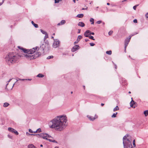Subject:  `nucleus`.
Wrapping results in <instances>:
<instances>
[{"mask_svg":"<svg viewBox=\"0 0 148 148\" xmlns=\"http://www.w3.org/2000/svg\"><path fill=\"white\" fill-rule=\"evenodd\" d=\"M67 121V117L65 115L57 116L51 121L52 125L50 126V128L58 131H61L67 126L66 123Z\"/></svg>","mask_w":148,"mask_h":148,"instance_id":"1","label":"nucleus"},{"mask_svg":"<svg viewBox=\"0 0 148 148\" xmlns=\"http://www.w3.org/2000/svg\"><path fill=\"white\" fill-rule=\"evenodd\" d=\"M18 58V56L13 52L9 53L5 57L6 62L9 64L15 63Z\"/></svg>","mask_w":148,"mask_h":148,"instance_id":"2","label":"nucleus"},{"mask_svg":"<svg viewBox=\"0 0 148 148\" xmlns=\"http://www.w3.org/2000/svg\"><path fill=\"white\" fill-rule=\"evenodd\" d=\"M128 136V134H126L123 138V144L124 148H133L132 146L131 141L127 137Z\"/></svg>","mask_w":148,"mask_h":148,"instance_id":"3","label":"nucleus"},{"mask_svg":"<svg viewBox=\"0 0 148 148\" xmlns=\"http://www.w3.org/2000/svg\"><path fill=\"white\" fill-rule=\"evenodd\" d=\"M19 49L21 50L24 53L27 54H33L36 50H38L39 49V48L38 47H36L35 48H33L29 50H27L25 48H23L20 46H18Z\"/></svg>","mask_w":148,"mask_h":148,"instance_id":"4","label":"nucleus"},{"mask_svg":"<svg viewBox=\"0 0 148 148\" xmlns=\"http://www.w3.org/2000/svg\"><path fill=\"white\" fill-rule=\"evenodd\" d=\"M32 54H25V56L28 59L31 60L36 58L39 57L41 55V53L40 52H38L36 54L31 55Z\"/></svg>","mask_w":148,"mask_h":148,"instance_id":"5","label":"nucleus"},{"mask_svg":"<svg viewBox=\"0 0 148 148\" xmlns=\"http://www.w3.org/2000/svg\"><path fill=\"white\" fill-rule=\"evenodd\" d=\"M26 134L27 135L28 134L29 135H32L34 136H36L38 137L42 138L44 139L48 140V139L47 138V135L46 133H41L38 134H30L28 132H27Z\"/></svg>","mask_w":148,"mask_h":148,"instance_id":"6","label":"nucleus"},{"mask_svg":"<svg viewBox=\"0 0 148 148\" xmlns=\"http://www.w3.org/2000/svg\"><path fill=\"white\" fill-rule=\"evenodd\" d=\"M60 43V42L58 39H56L54 41L53 44V47L55 48L58 47Z\"/></svg>","mask_w":148,"mask_h":148,"instance_id":"7","label":"nucleus"},{"mask_svg":"<svg viewBox=\"0 0 148 148\" xmlns=\"http://www.w3.org/2000/svg\"><path fill=\"white\" fill-rule=\"evenodd\" d=\"M138 34V33H135L134 34L132 35L131 36H129V38H127L125 40V44L128 45V43H129V42L130 41V40L131 39V37L132 36H134V35L136 34Z\"/></svg>","mask_w":148,"mask_h":148,"instance_id":"8","label":"nucleus"},{"mask_svg":"<svg viewBox=\"0 0 148 148\" xmlns=\"http://www.w3.org/2000/svg\"><path fill=\"white\" fill-rule=\"evenodd\" d=\"M8 130L9 131L11 132L12 133H14L16 135H18V133L17 131L12 128L9 127L8 128Z\"/></svg>","mask_w":148,"mask_h":148,"instance_id":"9","label":"nucleus"},{"mask_svg":"<svg viewBox=\"0 0 148 148\" xmlns=\"http://www.w3.org/2000/svg\"><path fill=\"white\" fill-rule=\"evenodd\" d=\"M87 117L89 119L92 121H93L95 119H97L98 117V116L95 114L94 117L92 116H87Z\"/></svg>","mask_w":148,"mask_h":148,"instance_id":"10","label":"nucleus"},{"mask_svg":"<svg viewBox=\"0 0 148 148\" xmlns=\"http://www.w3.org/2000/svg\"><path fill=\"white\" fill-rule=\"evenodd\" d=\"M79 46L78 45H75L71 49L72 52H75L79 49Z\"/></svg>","mask_w":148,"mask_h":148,"instance_id":"11","label":"nucleus"},{"mask_svg":"<svg viewBox=\"0 0 148 148\" xmlns=\"http://www.w3.org/2000/svg\"><path fill=\"white\" fill-rule=\"evenodd\" d=\"M66 23V21L64 20H62L61 22L57 24V25L60 26Z\"/></svg>","mask_w":148,"mask_h":148,"instance_id":"12","label":"nucleus"},{"mask_svg":"<svg viewBox=\"0 0 148 148\" xmlns=\"http://www.w3.org/2000/svg\"><path fill=\"white\" fill-rule=\"evenodd\" d=\"M89 32H90L89 30H87L84 32V35L86 37H88L89 36V34H89Z\"/></svg>","mask_w":148,"mask_h":148,"instance_id":"13","label":"nucleus"},{"mask_svg":"<svg viewBox=\"0 0 148 148\" xmlns=\"http://www.w3.org/2000/svg\"><path fill=\"white\" fill-rule=\"evenodd\" d=\"M78 25L83 27L85 26V24L82 22H79L78 24Z\"/></svg>","mask_w":148,"mask_h":148,"instance_id":"14","label":"nucleus"},{"mask_svg":"<svg viewBox=\"0 0 148 148\" xmlns=\"http://www.w3.org/2000/svg\"><path fill=\"white\" fill-rule=\"evenodd\" d=\"M28 148H36L32 144L29 145L28 146Z\"/></svg>","mask_w":148,"mask_h":148,"instance_id":"15","label":"nucleus"},{"mask_svg":"<svg viewBox=\"0 0 148 148\" xmlns=\"http://www.w3.org/2000/svg\"><path fill=\"white\" fill-rule=\"evenodd\" d=\"M32 24L35 27V28H38V25L37 24H36L35 23L34 21H32Z\"/></svg>","mask_w":148,"mask_h":148,"instance_id":"16","label":"nucleus"},{"mask_svg":"<svg viewBox=\"0 0 148 148\" xmlns=\"http://www.w3.org/2000/svg\"><path fill=\"white\" fill-rule=\"evenodd\" d=\"M131 99H132V100L130 102V105L131 107H132L133 105H134L135 103V102L134 101L132 100V98Z\"/></svg>","mask_w":148,"mask_h":148,"instance_id":"17","label":"nucleus"},{"mask_svg":"<svg viewBox=\"0 0 148 148\" xmlns=\"http://www.w3.org/2000/svg\"><path fill=\"white\" fill-rule=\"evenodd\" d=\"M84 16V14H78L77 16V17L79 18H82Z\"/></svg>","mask_w":148,"mask_h":148,"instance_id":"18","label":"nucleus"},{"mask_svg":"<svg viewBox=\"0 0 148 148\" xmlns=\"http://www.w3.org/2000/svg\"><path fill=\"white\" fill-rule=\"evenodd\" d=\"M44 76V75H43L41 73H39L38 75H37V77H43Z\"/></svg>","mask_w":148,"mask_h":148,"instance_id":"19","label":"nucleus"},{"mask_svg":"<svg viewBox=\"0 0 148 148\" xmlns=\"http://www.w3.org/2000/svg\"><path fill=\"white\" fill-rule=\"evenodd\" d=\"M82 38V36L81 35H79L77 37V40L78 41H79Z\"/></svg>","mask_w":148,"mask_h":148,"instance_id":"20","label":"nucleus"},{"mask_svg":"<svg viewBox=\"0 0 148 148\" xmlns=\"http://www.w3.org/2000/svg\"><path fill=\"white\" fill-rule=\"evenodd\" d=\"M144 114L145 116H147L148 115V110H146L144 111Z\"/></svg>","mask_w":148,"mask_h":148,"instance_id":"21","label":"nucleus"},{"mask_svg":"<svg viewBox=\"0 0 148 148\" xmlns=\"http://www.w3.org/2000/svg\"><path fill=\"white\" fill-rule=\"evenodd\" d=\"M9 105V103L7 102H5L4 103L3 106L4 107H8Z\"/></svg>","mask_w":148,"mask_h":148,"instance_id":"22","label":"nucleus"},{"mask_svg":"<svg viewBox=\"0 0 148 148\" xmlns=\"http://www.w3.org/2000/svg\"><path fill=\"white\" fill-rule=\"evenodd\" d=\"M90 21L91 22V24H93L94 23V19L93 18H91L90 19Z\"/></svg>","mask_w":148,"mask_h":148,"instance_id":"23","label":"nucleus"},{"mask_svg":"<svg viewBox=\"0 0 148 148\" xmlns=\"http://www.w3.org/2000/svg\"><path fill=\"white\" fill-rule=\"evenodd\" d=\"M48 140H49L50 142H52L53 143H57V141H56L55 140H52L50 139H48Z\"/></svg>","mask_w":148,"mask_h":148,"instance_id":"24","label":"nucleus"},{"mask_svg":"<svg viewBox=\"0 0 148 148\" xmlns=\"http://www.w3.org/2000/svg\"><path fill=\"white\" fill-rule=\"evenodd\" d=\"M41 32L43 34H47V32L45 31L42 30V29H40Z\"/></svg>","mask_w":148,"mask_h":148,"instance_id":"25","label":"nucleus"},{"mask_svg":"<svg viewBox=\"0 0 148 148\" xmlns=\"http://www.w3.org/2000/svg\"><path fill=\"white\" fill-rule=\"evenodd\" d=\"M119 108L118 106H116L115 108L113 109V111L114 112L116 111H117L119 110Z\"/></svg>","mask_w":148,"mask_h":148,"instance_id":"26","label":"nucleus"},{"mask_svg":"<svg viewBox=\"0 0 148 148\" xmlns=\"http://www.w3.org/2000/svg\"><path fill=\"white\" fill-rule=\"evenodd\" d=\"M106 53L109 55H111L112 54V51L111 50L107 51H106Z\"/></svg>","mask_w":148,"mask_h":148,"instance_id":"27","label":"nucleus"},{"mask_svg":"<svg viewBox=\"0 0 148 148\" xmlns=\"http://www.w3.org/2000/svg\"><path fill=\"white\" fill-rule=\"evenodd\" d=\"M117 114V112H116V113H114L112 116V118L116 117V115Z\"/></svg>","mask_w":148,"mask_h":148,"instance_id":"28","label":"nucleus"},{"mask_svg":"<svg viewBox=\"0 0 148 148\" xmlns=\"http://www.w3.org/2000/svg\"><path fill=\"white\" fill-rule=\"evenodd\" d=\"M48 38V34H47L45 35V36L44 38V40L45 41L46 39Z\"/></svg>","mask_w":148,"mask_h":148,"instance_id":"29","label":"nucleus"},{"mask_svg":"<svg viewBox=\"0 0 148 148\" xmlns=\"http://www.w3.org/2000/svg\"><path fill=\"white\" fill-rule=\"evenodd\" d=\"M89 39L92 40H95V39H94V37L93 36H90L88 37Z\"/></svg>","mask_w":148,"mask_h":148,"instance_id":"30","label":"nucleus"},{"mask_svg":"<svg viewBox=\"0 0 148 148\" xmlns=\"http://www.w3.org/2000/svg\"><path fill=\"white\" fill-rule=\"evenodd\" d=\"M53 58V56H49L47 58V59H49L52 58Z\"/></svg>","mask_w":148,"mask_h":148,"instance_id":"31","label":"nucleus"},{"mask_svg":"<svg viewBox=\"0 0 148 148\" xmlns=\"http://www.w3.org/2000/svg\"><path fill=\"white\" fill-rule=\"evenodd\" d=\"M139 5L138 4H137V5H135L134 6H133V9L134 10H136V7L138 6Z\"/></svg>","mask_w":148,"mask_h":148,"instance_id":"32","label":"nucleus"},{"mask_svg":"<svg viewBox=\"0 0 148 148\" xmlns=\"http://www.w3.org/2000/svg\"><path fill=\"white\" fill-rule=\"evenodd\" d=\"M133 144L134 147H135L136 145L135 144V140L134 139L133 140Z\"/></svg>","mask_w":148,"mask_h":148,"instance_id":"33","label":"nucleus"},{"mask_svg":"<svg viewBox=\"0 0 148 148\" xmlns=\"http://www.w3.org/2000/svg\"><path fill=\"white\" fill-rule=\"evenodd\" d=\"M112 33L113 31H110L108 32V34L109 35H111L112 34Z\"/></svg>","mask_w":148,"mask_h":148,"instance_id":"34","label":"nucleus"},{"mask_svg":"<svg viewBox=\"0 0 148 148\" xmlns=\"http://www.w3.org/2000/svg\"><path fill=\"white\" fill-rule=\"evenodd\" d=\"M128 45L125 44V47H124V49H125V52H126V48L127 46Z\"/></svg>","mask_w":148,"mask_h":148,"instance_id":"35","label":"nucleus"},{"mask_svg":"<svg viewBox=\"0 0 148 148\" xmlns=\"http://www.w3.org/2000/svg\"><path fill=\"white\" fill-rule=\"evenodd\" d=\"M36 130L38 132H41V129L39 128L38 129Z\"/></svg>","mask_w":148,"mask_h":148,"instance_id":"36","label":"nucleus"},{"mask_svg":"<svg viewBox=\"0 0 148 148\" xmlns=\"http://www.w3.org/2000/svg\"><path fill=\"white\" fill-rule=\"evenodd\" d=\"M102 22V21H99L97 22V23L98 24H100Z\"/></svg>","mask_w":148,"mask_h":148,"instance_id":"37","label":"nucleus"},{"mask_svg":"<svg viewBox=\"0 0 148 148\" xmlns=\"http://www.w3.org/2000/svg\"><path fill=\"white\" fill-rule=\"evenodd\" d=\"M60 0H55V3H57L59 2Z\"/></svg>","mask_w":148,"mask_h":148,"instance_id":"38","label":"nucleus"},{"mask_svg":"<svg viewBox=\"0 0 148 148\" xmlns=\"http://www.w3.org/2000/svg\"><path fill=\"white\" fill-rule=\"evenodd\" d=\"M90 44L91 46H93L95 45V44L93 43H90Z\"/></svg>","mask_w":148,"mask_h":148,"instance_id":"39","label":"nucleus"},{"mask_svg":"<svg viewBox=\"0 0 148 148\" xmlns=\"http://www.w3.org/2000/svg\"><path fill=\"white\" fill-rule=\"evenodd\" d=\"M29 132H30V133H33L34 132V131H33L32 130H31V129H29Z\"/></svg>","mask_w":148,"mask_h":148,"instance_id":"40","label":"nucleus"},{"mask_svg":"<svg viewBox=\"0 0 148 148\" xmlns=\"http://www.w3.org/2000/svg\"><path fill=\"white\" fill-rule=\"evenodd\" d=\"M133 22L134 23H137V20L136 19H135L133 20Z\"/></svg>","mask_w":148,"mask_h":148,"instance_id":"41","label":"nucleus"},{"mask_svg":"<svg viewBox=\"0 0 148 148\" xmlns=\"http://www.w3.org/2000/svg\"><path fill=\"white\" fill-rule=\"evenodd\" d=\"M47 137H48V138L51 137V136L50 135H49V134H47Z\"/></svg>","mask_w":148,"mask_h":148,"instance_id":"42","label":"nucleus"},{"mask_svg":"<svg viewBox=\"0 0 148 148\" xmlns=\"http://www.w3.org/2000/svg\"><path fill=\"white\" fill-rule=\"evenodd\" d=\"M113 64H114V65H115V68L116 69H117V66H116V65L114 63L112 62Z\"/></svg>","mask_w":148,"mask_h":148,"instance_id":"43","label":"nucleus"},{"mask_svg":"<svg viewBox=\"0 0 148 148\" xmlns=\"http://www.w3.org/2000/svg\"><path fill=\"white\" fill-rule=\"evenodd\" d=\"M146 18H148V12L146 14Z\"/></svg>","mask_w":148,"mask_h":148,"instance_id":"44","label":"nucleus"},{"mask_svg":"<svg viewBox=\"0 0 148 148\" xmlns=\"http://www.w3.org/2000/svg\"><path fill=\"white\" fill-rule=\"evenodd\" d=\"M8 137L9 138H12V136H10V135H8Z\"/></svg>","mask_w":148,"mask_h":148,"instance_id":"45","label":"nucleus"},{"mask_svg":"<svg viewBox=\"0 0 148 148\" xmlns=\"http://www.w3.org/2000/svg\"><path fill=\"white\" fill-rule=\"evenodd\" d=\"M78 32H77V33H78V34L80 33V31H81L80 29H78Z\"/></svg>","mask_w":148,"mask_h":148,"instance_id":"46","label":"nucleus"},{"mask_svg":"<svg viewBox=\"0 0 148 148\" xmlns=\"http://www.w3.org/2000/svg\"><path fill=\"white\" fill-rule=\"evenodd\" d=\"M90 35H94L95 34V33H94V32H91V33H90Z\"/></svg>","mask_w":148,"mask_h":148,"instance_id":"47","label":"nucleus"},{"mask_svg":"<svg viewBox=\"0 0 148 148\" xmlns=\"http://www.w3.org/2000/svg\"><path fill=\"white\" fill-rule=\"evenodd\" d=\"M87 8H83L82 10H87Z\"/></svg>","mask_w":148,"mask_h":148,"instance_id":"48","label":"nucleus"},{"mask_svg":"<svg viewBox=\"0 0 148 148\" xmlns=\"http://www.w3.org/2000/svg\"><path fill=\"white\" fill-rule=\"evenodd\" d=\"M19 79V80H21V81H24L25 80H26L25 79Z\"/></svg>","mask_w":148,"mask_h":148,"instance_id":"49","label":"nucleus"},{"mask_svg":"<svg viewBox=\"0 0 148 148\" xmlns=\"http://www.w3.org/2000/svg\"><path fill=\"white\" fill-rule=\"evenodd\" d=\"M79 41H77V40H76V41H75V42H74V44H75L76 43H77Z\"/></svg>","mask_w":148,"mask_h":148,"instance_id":"50","label":"nucleus"},{"mask_svg":"<svg viewBox=\"0 0 148 148\" xmlns=\"http://www.w3.org/2000/svg\"><path fill=\"white\" fill-rule=\"evenodd\" d=\"M115 10H113V9H111L110 10V11H113V12H114L115 11Z\"/></svg>","mask_w":148,"mask_h":148,"instance_id":"51","label":"nucleus"},{"mask_svg":"<svg viewBox=\"0 0 148 148\" xmlns=\"http://www.w3.org/2000/svg\"><path fill=\"white\" fill-rule=\"evenodd\" d=\"M88 40H88V39H85V41H86V42H87V41H88Z\"/></svg>","mask_w":148,"mask_h":148,"instance_id":"52","label":"nucleus"},{"mask_svg":"<svg viewBox=\"0 0 148 148\" xmlns=\"http://www.w3.org/2000/svg\"><path fill=\"white\" fill-rule=\"evenodd\" d=\"M12 79H10L9 80L8 82L9 83V82H10V81Z\"/></svg>","mask_w":148,"mask_h":148,"instance_id":"53","label":"nucleus"},{"mask_svg":"<svg viewBox=\"0 0 148 148\" xmlns=\"http://www.w3.org/2000/svg\"><path fill=\"white\" fill-rule=\"evenodd\" d=\"M40 48H42V49L43 50H44V48H43V47H42V46H40Z\"/></svg>","mask_w":148,"mask_h":148,"instance_id":"54","label":"nucleus"},{"mask_svg":"<svg viewBox=\"0 0 148 148\" xmlns=\"http://www.w3.org/2000/svg\"><path fill=\"white\" fill-rule=\"evenodd\" d=\"M26 80H31V79H25Z\"/></svg>","mask_w":148,"mask_h":148,"instance_id":"55","label":"nucleus"},{"mask_svg":"<svg viewBox=\"0 0 148 148\" xmlns=\"http://www.w3.org/2000/svg\"><path fill=\"white\" fill-rule=\"evenodd\" d=\"M104 103H101V105L102 106H103L104 105Z\"/></svg>","mask_w":148,"mask_h":148,"instance_id":"56","label":"nucleus"},{"mask_svg":"<svg viewBox=\"0 0 148 148\" xmlns=\"http://www.w3.org/2000/svg\"><path fill=\"white\" fill-rule=\"evenodd\" d=\"M37 132V130H36V131L34 132L33 133H36Z\"/></svg>","mask_w":148,"mask_h":148,"instance_id":"57","label":"nucleus"},{"mask_svg":"<svg viewBox=\"0 0 148 148\" xmlns=\"http://www.w3.org/2000/svg\"><path fill=\"white\" fill-rule=\"evenodd\" d=\"M107 4L108 5H110V4L109 3H107Z\"/></svg>","mask_w":148,"mask_h":148,"instance_id":"58","label":"nucleus"},{"mask_svg":"<svg viewBox=\"0 0 148 148\" xmlns=\"http://www.w3.org/2000/svg\"><path fill=\"white\" fill-rule=\"evenodd\" d=\"M54 148H58V147L57 146L55 147Z\"/></svg>","mask_w":148,"mask_h":148,"instance_id":"59","label":"nucleus"},{"mask_svg":"<svg viewBox=\"0 0 148 148\" xmlns=\"http://www.w3.org/2000/svg\"><path fill=\"white\" fill-rule=\"evenodd\" d=\"M2 4V2L0 3V6H1Z\"/></svg>","mask_w":148,"mask_h":148,"instance_id":"60","label":"nucleus"},{"mask_svg":"<svg viewBox=\"0 0 148 148\" xmlns=\"http://www.w3.org/2000/svg\"><path fill=\"white\" fill-rule=\"evenodd\" d=\"M5 0H3L2 2V4H3V3L4 2V1Z\"/></svg>","mask_w":148,"mask_h":148,"instance_id":"61","label":"nucleus"},{"mask_svg":"<svg viewBox=\"0 0 148 148\" xmlns=\"http://www.w3.org/2000/svg\"><path fill=\"white\" fill-rule=\"evenodd\" d=\"M40 146L41 147H43V145H42L41 144V145H40Z\"/></svg>","mask_w":148,"mask_h":148,"instance_id":"62","label":"nucleus"},{"mask_svg":"<svg viewBox=\"0 0 148 148\" xmlns=\"http://www.w3.org/2000/svg\"><path fill=\"white\" fill-rule=\"evenodd\" d=\"M83 87L84 88V89H85V86H83Z\"/></svg>","mask_w":148,"mask_h":148,"instance_id":"63","label":"nucleus"},{"mask_svg":"<svg viewBox=\"0 0 148 148\" xmlns=\"http://www.w3.org/2000/svg\"><path fill=\"white\" fill-rule=\"evenodd\" d=\"M90 33H91V32L90 31V32H89V34H88L89 35H90Z\"/></svg>","mask_w":148,"mask_h":148,"instance_id":"64","label":"nucleus"}]
</instances>
